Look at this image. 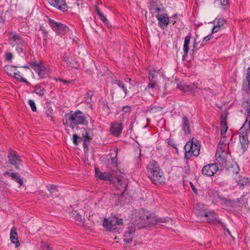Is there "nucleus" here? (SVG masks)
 Instances as JSON below:
<instances>
[{"label":"nucleus","mask_w":250,"mask_h":250,"mask_svg":"<svg viewBox=\"0 0 250 250\" xmlns=\"http://www.w3.org/2000/svg\"><path fill=\"white\" fill-rule=\"evenodd\" d=\"M161 9L159 7H156L155 9V11L157 12H159L161 11Z\"/></svg>","instance_id":"obj_55"},{"label":"nucleus","mask_w":250,"mask_h":250,"mask_svg":"<svg viewBox=\"0 0 250 250\" xmlns=\"http://www.w3.org/2000/svg\"><path fill=\"white\" fill-rule=\"evenodd\" d=\"M195 41H196V40H195ZM197 45V43L194 42V43H193V49L195 48L196 47V45Z\"/></svg>","instance_id":"obj_54"},{"label":"nucleus","mask_w":250,"mask_h":250,"mask_svg":"<svg viewBox=\"0 0 250 250\" xmlns=\"http://www.w3.org/2000/svg\"><path fill=\"white\" fill-rule=\"evenodd\" d=\"M249 122V128L250 129V121H248Z\"/></svg>","instance_id":"obj_60"},{"label":"nucleus","mask_w":250,"mask_h":250,"mask_svg":"<svg viewBox=\"0 0 250 250\" xmlns=\"http://www.w3.org/2000/svg\"><path fill=\"white\" fill-rule=\"evenodd\" d=\"M42 33L43 34V39L45 41V42H46L47 39H48V32L47 31H46L45 30H42Z\"/></svg>","instance_id":"obj_45"},{"label":"nucleus","mask_w":250,"mask_h":250,"mask_svg":"<svg viewBox=\"0 0 250 250\" xmlns=\"http://www.w3.org/2000/svg\"><path fill=\"white\" fill-rule=\"evenodd\" d=\"M218 170V166L216 164H211L205 166L202 170V174L206 176H212L216 173Z\"/></svg>","instance_id":"obj_12"},{"label":"nucleus","mask_w":250,"mask_h":250,"mask_svg":"<svg viewBox=\"0 0 250 250\" xmlns=\"http://www.w3.org/2000/svg\"><path fill=\"white\" fill-rule=\"evenodd\" d=\"M139 217V218L136 221V223H143V225L146 226H151L155 225L159 223H167L171 221V219L169 217L157 218L155 216L149 215L146 213L142 216L143 218H141V216Z\"/></svg>","instance_id":"obj_5"},{"label":"nucleus","mask_w":250,"mask_h":250,"mask_svg":"<svg viewBox=\"0 0 250 250\" xmlns=\"http://www.w3.org/2000/svg\"><path fill=\"white\" fill-rule=\"evenodd\" d=\"M247 112H248V118L243 125L244 126L246 125L248 121H250V109L248 110Z\"/></svg>","instance_id":"obj_49"},{"label":"nucleus","mask_w":250,"mask_h":250,"mask_svg":"<svg viewBox=\"0 0 250 250\" xmlns=\"http://www.w3.org/2000/svg\"><path fill=\"white\" fill-rule=\"evenodd\" d=\"M143 215H145V213L143 211H142V210L134 211V212L133 214L132 215V217L131 218V221L132 222L131 225H133V224H134V225H141L143 226V223H136V221L138 220L139 218V216H141V218H143L142 217Z\"/></svg>","instance_id":"obj_20"},{"label":"nucleus","mask_w":250,"mask_h":250,"mask_svg":"<svg viewBox=\"0 0 250 250\" xmlns=\"http://www.w3.org/2000/svg\"><path fill=\"white\" fill-rule=\"evenodd\" d=\"M114 83L115 84H117L119 87L121 88L123 90V91H124L125 95H127V90L125 87V84H124V83H123V82H122V81H121L120 80H116L114 81Z\"/></svg>","instance_id":"obj_29"},{"label":"nucleus","mask_w":250,"mask_h":250,"mask_svg":"<svg viewBox=\"0 0 250 250\" xmlns=\"http://www.w3.org/2000/svg\"><path fill=\"white\" fill-rule=\"evenodd\" d=\"M122 129V124L116 123L112 124L110 131L113 135L118 136L121 133Z\"/></svg>","instance_id":"obj_19"},{"label":"nucleus","mask_w":250,"mask_h":250,"mask_svg":"<svg viewBox=\"0 0 250 250\" xmlns=\"http://www.w3.org/2000/svg\"><path fill=\"white\" fill-rule=\"evenodd\" d=\"M11 178L19 183L20 187L23 185V179L18 172H15L13 174H11Z\"/></svg>","instance_id":"obj_23"},{"label":"nucleus","mask_w":250,"mask_h":250,"mask_svg":"<svg viewBox=\"0 0 250 250\" xmlns=\"http://www.w3.org/2000/svg\"><path fill=\"white\" fill-rule=\"evenodd\" d=\"M192 189H193V190L195 192H196V190L195 189V188H192Z\"/></svg>","instance_id":"obj_61"},{"label":"nucleus","mask_w":250,"mask_h":250,"mask_svg":"<svg viewBox=\"0 0 250 250\" xmlns=\"http://www.w3.org/2000/svg\"><path fill=\"white\" fill-rule=\"evenodd\" d=\"M15 172H12L11 170H9L5 171L3 174V176L5 177H10L11 178V175L13 174Z\"/></svg>","instance_id":"obj_44"},{"label":"nucleus","mask_w":250,"mask_h":250,"mask_svg":"<svg viewBox=\"0 0 250 250\" xmlns=\"http://www.w3.org/2000/svg\"><path fill=\"white\" fill-rule=\"evenodd\" d=\"M4 69L6 73L9 75L13 76L16 72L17 69L16 67L10 65H6L4 67Z\"/></svg>","instance_id":"obj_25"},{"label":"nucleus","mask_w":250,"mask_h":250,"mask_svg":"<svg viewBox=\"0 0 250 250\" xmlns=\"http://www.w3.org/2000/svg\"><path fill=\"white\" fill-rule=\"evenodd\" d=\"M49 2L51 5L62 11H66L67 5L65 0H49Z\"/></svg>","instance_id":"obj_17"},{"label":"nucleus","mask_w":250,"mask_h":250,"mask_svg":"<svg viewBox=\"0 0 250 250\" xmlns=\"http://www.w3.org/2000/svg\"><path fill=\"white\" fill-rule=\"evenodd\" d=\"M122 219L114 217L111 219H104L103 225L108 230L120 233L122 231Z\"/></svg>","instance_id":"obj_6"},{"label":"nucleus","mask_w":250,"mask_h":250,"mask_svg":"<svg viewBox=\"0 0 250 250\" xmlns=\"http://www.w3.org/2000/svg\"><path fill=\"white\" fill-rule=\"evenodd\" d=\"M185 158L189 159L192 156H197L200 151V143L196 139L192 138L185 146Z\"/></svg>","instance_id":"obj_4"},{"label":"nucleus","mask_w":250,"mask_h":250,"mask_svg":"<svg viewBox=\"0 0 250 250\" xmlns=\"http://www.w3.org/2000/svg\"><path fill=\"white\" fill-rule=\"evenodd\" d=\"M47 187L48 188V190L49 191L51 194H53V193L57 191V187L55 185H52Z\"/></svg>","instance_id":"obj_37"},{"label":"nucleus","mask_w":250,"mask_h":250,"mask_svg":"<svg viewBox=\"0 0 250 250\" xmlns=\"http://www.w3.org/2000/svg\"><path fill=\"white\" fill-rule=\"evenodd\" d=\"M63 123L73 128L77 125H86L87 122L83 113L79 110H77L74 113L65 114Z\"/></svg>","instance_id":"obj_2"},{"label":"nucleus","mask_w":250,"mask_h":250,"mask_svg":"<svg viewBox=\"0 0 250 250\" xmlns=\"http://www.w3.org/2000/svg\"><path fill=\"white\" fill-rule=\"evenodd\" d=\"M246 80L248 83V84L244 86V89L248 93L250 94V67L248 69Z\"/></svg>","instance_id":"obj_28"},{"label":"nucleus","mask_w":250,"mask_h":250,"mask_svg":"<svg viewBox=\"0 0 250 250\" xmlns=\"http://www.w3.org/2000/svg\"><path fill=\"white\" fill-rule=\"evenodd\" d=\"M13 76H14L17 80H20L21 82H23L26 83H28L27 80L21 76L19 71L17 70H16V72H15V74H14Z\"/></svg>","instance_id":"obj_34"},{"label":"nucleus","mask_w":250,"mask_h":250,"mask_svg":"<svg viewBox=\"0 0 250 250\" xmlns=\"http://www.w3.org/2000/svg\"><path fill=\"white\" fill-rule=\"evenodd\" d=\"M48 23L53 30L58 34H65L69 31L68 28L65 24L55 20L48 19Z\"/></svg>","instance_id":"obj_9"},{"label":"nucleus","mask_w":250,"mask_h":250,"mask_svg":"<svg viewBox=\"0 0 250 250\" xmlns=\"http://www.w3.org/2000/svg\"><path fill=\"white\" fill-rule=\"evenodd\" d=\"M162 110V108L159 106H155L152 107L150 110V112L151 113H155L157 112H161Z\"/></svg>","instance_id":"obj_41"},{"label":"nucleus","mask_w":250,"mask_h":250,"mask_svg":"<svg viewBox=\"0 0 250 250\" xmlns=\"http://www.w3.org/2000/svg\"><path fill=\"white\" fill-rule=\"evenodd\" d=\"M224 229L226 230L228 234L231 236L230 232L228 229H226V226L225 227V229Z\"/></svg>","instance_id":"obj_57"},{"label":"nucleus","mask_w":250,"mask_h":250,"mask_svg":"<svg viewBox=\"0 0 250 250\" xmlns=\"http://www.w3.org/2000/svg\"><path fill=\"white\" fill-rule=\"evenodd\" d=\"M98 15L99 16L100 19L104 22H105L107 21V19L105 18V17L103 15V14L101 12V13L99 14Z\"/></svg>","instance_id":"obj_48"},{"label":"nucleus","mask_w":250,"mask_h":250,"mask_svg":"<svg viewBox=\"0 0 250 250\" xmlns=\"http://www.w3.org/2000/svg\"><path fill=\"white\" fill-rule=\"evenodd\" d=\"M8 158L10 163L14 165L16 168L18 169L21 162L19 156L17 155L13 151H11L8 155Z\"/></svg>","instance_id":"obj_15"},{"label":"nucleus","mask_w":250,"mask_h":250,"mask_svg":"<svg viewBox=\"0 0 250 250\" xmlns=\"http://www.w3.org/2000/svg\"><path fill=\"white\" fill-rule=\"evenodd\" d=\"M196 213L198 217H200L201 219L202 217L204 218V219H203V221L208 222L215 221L220 223L223 229H225L226 225L221 221V220L218 218L217 215L213 211H208L207 212L205 209H204L203 211L201 212H196Z\"/></svg>","instance_id":"obj_8"},{"label":"nucleus","mask_w":250,"mask_h":250,"mask_svg":"<svg viewBox=\"0 0 250 250\" xmlns=\"http://www.w3.org/2000/svg\"><path fill=\"white\" fill-rule=\"evenodd\" d=\"M250 184V179L248 178H244L243 179L240 180L238 182V185L240 187H244V186H247Z\"/></svg>","instance_id":"obj_32"},{"label":"nucleus","mask_w":250,"mask_h":250,"mask_svg":"<svg viewBox=\"0 0 250 250\" xmlns=\"http://www.w3.org/2000/svg\"><path fill=\"white\" fill-rule=\"evenodd\" d=\"M147 170L148 177L154 184L160 185L164 183L165 178L157 163L155 162L150 163L147 166Z\"/></svg>","instance_id":"obj_3"},{"label":"nucleus","mask_w":250,"mask_h":250,"mask_svg":"<svg viewBox=\"0 0 250 250\" xmlns=\"http://www.w3.org/2000/svg\"><path fill=\"white\" fill-rule=\"evenodd\" d=\"M78 138V136L76 134L73 135V142L76 145H78L77 139Z\"/></svg>","instance_id":"obj_46"},{"label":"nucleus","mask_w":250,"mask_h":250,"mask_svg":"<svg viewBox=\"0 0 250 250\" xmlns=\"http://www.w3.org/2000/svg\"><path fill=\"white\" fill-rule=\"evenodd\" d=\"M63 58L64 62H65L68 65L71 66L72 67L75 66V64L77 63V62L73 59V56L71 55L65 54L63 55Z\"/></svg>","instance_id":"obj_22"},{"label":"nucleus","mask_w":250,"mask_h":250,"mask_svg":"<svg viewBox=\"0 0 250 250\" xmlns=\"http://www.w3.org/2000/svg\"><path fill=\"white\" fill-rule=\"evenodd\" d=\"M45 114L47 116L51 117V120L54 121L53 117H52L53 114V110L51 107H47L45 110Z\"/></svg>","instance_id":"obj_39"},{"label":"nucleus","mask_w":250,"mask_h":250,"mask_svg":"<svg viewBox=\"0 0 250 250\" xmlns=\"http://www.w3.org/2000/svg\"><path fill=\"white\" fill-rule=\"evenodd\" d=\"M197 209H198L199 208H202L204 209L205 208V206L202 204H199L197 205Z\"/></svg>","instance_id":"obj_52"},{"label":"nucleus","mask_w":250,"mask_h":250,"mask_svg":"<svg viewBox=\"0 0 250 250\" xmlns=\"http://www.w3.org/2000/svg\"><path fill=\"white\" fill-rule=\"evenodd\" d=\"M29 104L33 111H36L37 108L35 102L33 100H28Z\"/></svg>","instance_id":"obj_38"},{"label":"nucleus","mask_w":250,"mask_h":250,"mask_svg":"<svg viewBox=\"0 0 250 250\" xmlns=\"http://www.w3.org/2000/svg\"><path fill=\"white\" fill-rule=\"evenodd\" d=\"M130 80H131V79H128V81H126V82H129V81H130Z\"/></svg>","instance_id":"obj_62"},{"label":"nucleus","mask_w":250,"mask_h":250,"mask_svg":"<svg viewBox=\"0 0 250 250\" xmlns=\"http://www.w3.org/2000/svg\"><path fill=\"white\" fill-rule=\"evenodd\" d=\"M192 86L195 87L196 88H197V86L196 85H195V84H193V85L187 86H186V87H187L186 89L188 90L189 91L193 90H194V87H192Z\"/></svg>","instance_id":"obj_47"},{"label":"nucleus","mask_w":250,"mask_h":250,"mask_svg":"<svg viewBox=\"0 0 250 250\" xmlns=\"http://www.w3.org/2000/svg\"><path fill=\"white\" fill-rule=\"evenodd\" d=\"M95 175L99 179L104 181H111L112 175L109 172H100L98 168H95Z\"/></svg>","instance_id":"obj_18"},{"label":"nucleus","mask_w":250,"mask_h":250,"mask_svg":"<svg viewBox=\"0 0 250 250\" xmlns=\"http://www.w3.org/2000/svg\"><path fill=\"white\" fill-rule=\"evenodd\" d=\"M31 66L38 73L40 78H45L47 76L48 70L44 65L33 62L31 63Z\"/></svg>","instance_id":"obj_11"},{"label":"nucleus","mask_w":250,"mask_h":250,"mask_svg":"<svg viewBox=\"0 0 250 250\" xmlns=\"http://www.w3.org/2000/svg\"><path fill=\"white\" fill-rule=\"evenodd\" d=\"M117 181L118 182V188L121 190H123V191H125V187H126V184L125 183L123 184L122 183V181L118 179V178H117Z\"/></svg>","instance_id":"obj_35"},{"label":"nucleus","mask_w":250,"mask_h":250,"mask_svg":"<svg viewBox=\"0 0 250 250\" xmlns=\"http://www.w3.org/2000/svg\"><path fill=\"white\" fill-rule=\"evenodd\" d=\"M72 214L76 219L81 222H83L84 218L83 217V216L80 214L79 212H78L76 210H73L72 211Z\"/></svg>","instance_id":"obj_33"},{"label":"nucleus","mask_w":250,"mask_h":250,"mask_svg":"<svg viewBox=\"0 0 250 250\" xmlns=\"http://www.w3.org/2000/svg\"><path fill=\"white\" fill-rule=\"evenodd\" d=\"M85 137L86 139H89V136H88V133H87V132L86 131H85Z\"/></svg>","instance_id":"obj_53"},{"label":"nucleus","mask_w":250,"mask_h":250,"mask_svg":"<svg viewBox=\"0 0 250 250\" xmlns=\"http://www.w3.org/2000/svg\"><path fill=\"white\" fill-rule=\"evenodd\" d=\"M90 93H91V92L88 91V92H87V95H90L91 96V95H92V94H90Z\"/></svg>","instance_id":"obj_59"},{"label":"nucleus","mask_w":250,"mask_h":250,"mask_svg":"<svg viewBox=\"0 0 250 250\" xmlns=\"http://www.w3.org/2000/svg\"><path fill=\"white\" fill-rule=\"evenodd\" d=\"M175 22V21H174V22H173V24H174Z\"/></svg>","instance_id":"obj_63"},{"label":"nucleus","mask_w":250,"mask_h":250,"mask_svg":"<svg viewBox=\"0 0 250 250\" xmlns=\"http://www.w3.org/2000/svg\"><path fill=\"white\" fill-rule=\"evenodd\" d=\"M157 75L155 71H150L148 74V79L149 82H157Z\"/></svg>","instance_id":"obj_30"},{"label":"nucleus","mask_w":250,"mask_h":250,"mask_svg":"<svg viewBox=\"0 0 250 250\" xmlns=\"http://www.w3.org/2000/svg\"><path fill=\"white\" fill-rule=\"evenodd\" d=\"M191 37L190 36H187L185 38L183 50L184 51V55L187 56L189 50V44L190 43Z\"/></svg>","instance_id":"obj_24"},{"label":"nucleus","mask_w":250,"mask_h":250,"mask_svg":"<svg viewBox=\"0 0 250 250\" xmlns=\"http://www.w3.org/2000/svg\"><path fill=\"white\" fill-rule=\"evenodd\" d=\"M212 38V35L207 36L204 38V41H209Z\"/></svg>","instance_id":"obj_50"},{"label":"nucleus","mask_w":250,"mask_h":250,"mask_svg":"<svg viewBox=\"0 0 250 250\" xmlns=\"http://www.w3.org/2000/svg\"><path fill=\"white\" fill-rule=\"evenodd\" d=\"M2 13L0 12V22H1L3 21V19L2 18Z\"/></svg>","instance_id":"obj_58"},{"label":"nucleus","mask_w":250,"mask_h":250,"mask_svg":"<svg viewBox=\"0 0 250 250\" xmlns=\"http://www.w3.org/2000/svg\"><path fill=\"white\" fill-rule=\"evenodd\" d=\"M13 58V55L11 52H6L4 55L5 60L7 61H11Z\"/></svg>","instance_id":"obj_40"},{"label":"nucleus","mask_w":250,"mask_h":250,"mask_svg":"<svg viewBox=\"0 0 250 250\" xmlns=\"http://www.w3.org/2000/svg\"><path fill=\"white\" fill-rule=\"evenodd\" d=\"M8 42L13 47L15 48L16 50L19 54L23 52L24 42L22 37L19 34L13 32L9 33Z\"/></svg>","instance_id":"obj_7"},{"label":"nucleus","mask_w":250,"mask_h":250,"mask_svg":"<svg viewBox=\"0 0 250 250\" xmlns=\"http://www.w3.org/2000/svg\"><path fill=\"white\" fill-rule=\"evenodd\" d=\"M226 21L224 19L217 18L214 21V26L212 28V33H216L224 28Z\"/></svg>","instance_id":"obj_16"},{"label":"nucleus","mask_w":250,"mask_h":250,"mask_svg":"<svg viewBox=\"0 0 250 250\" xmlns=\"http://www.w3.org/2000/svg\"><path fill=\"white\" fill-rule=\"evenodd\" d=\"M228 129L227 115H222L221 116L220 124L221 140L218 145L216 153V160L220 164H223L226 161L229 144L228 138L229 136Z\"/></svg>","instance_id":"obj_1"},{"label":"nucleus","mask_w":250,"mask_h":250,"mask_svg":"<svg viewBox=\"0 0 250 250\" xmlns=\"http://www.w3.org/2000/svg\"><path fill=\"white\" fill-rule=\"evenodd\" d=\"M136 229L134 225H131L125 229L123 238L124 241L127 243L131 242L135 235Z\"/></svg>","instance_id":"obj_13"},{"label":"nucleus","mask_w":250,"mask_h":250,"mask_svg":"<svg viewBox=\"0 0 250 250\" xmlns=\"http://www.w3.org/2000/svg\"><path fill=\"white\" fill-rule=\"evenodd\" d=\"M240 143L244 151H245L249 147V141L248 140V135L249 130L246 129L243 126L239 131Z\"/></svg>","instance_id":"obj_10"},{"label":"nucleus","mask_w":250,"mask_h":250,"mask_svg":"<svg viewBox=\"0 0 250 250\" xmlns=\"http://www.w3.org/2000/svg\"><path fill=\"white\" fill-rule=\"evenodd\" d=\"M183 120V129L185 133H189L190 132V129L188 119L187 117H184Z\"/></svg>","instance_id":"obj_26"},{"label":"nucleus","mask_w":250,"mask_h":250,"mask_svg":"<svg viewBox=\"0 0 250 250\" xmlns=\"http://www.w3.org/2000/svg\"><path fill=\"white\" fill-rule=\"evenodd\" d=\"M156 17L158 21L159 26L164 29L169 23V18L167 13L160 14L158 13Z\"/></svg>","instance_id":"obj_14"},{"label":"nucleus","mask_w":250,"mask_h":250,"mask_svg":"<svg viewBox=\"0 0 250 250\" xmlns=\"http://www.w3.org/2000/svg\"><path fill=\"white\" fill-rule=\"evenodd\" d=\"M96 11H97V12L98 14H100V13H101V10H100V9H99V8H98V7H96Z\"/></svg>","instance_id":"obj_56"},{"label":"nucleus","mask_w":250,"mask_h":250,"mask_svg":"<svg viewBox=\"0 0 250 250\" xmlns=\"http://www.w3.org/2000/svg\"><path fill=\"white\" fill-rule=\"evenodd\" d=\"M41 247L43 250H52L44 242L41 243Z\"/></svg>","instance_id":"obj_43"},{"label":"nucleus","mask_w":250,"mask_h":250,"mask_svg":"<svg viewBox=\"0 0 250 250\" xmlns=\"http://www.w3.org/2000/svg\"><path fill=\"white\" fill-rule=\"evenodd\" d=\"M60 81L62 82L64 84L71 83L72 82V81H66V80H62V79H60Z\"/></svg>","instance_id":"obj_51"},{"label":"nucleus","mask_w":250,"mask_h":250,"mask_svg":"<svg viewBox=\"0 0 250 250\" xmlns=\"http://www.w3.org/2000/svg\"><path fill=\"white\" fill-rule=\"evenodd\" d=\"M215 3L218 5L226 6L229 4V0H215Z\"/></svg>","instance_id":"obj_36"},{"label":"nucleus","mask_w":250,"mask_h":250,"mask_svg":"<svg viewBox=\"0 0 250 250\" xmlns=\"http://www.w3.org/2000/svg\"><path fill=\"white\" fill-rule=\"evenodd\" d=\"M34 92L38 95L42 97L44 95L45 90L40 85H36L34 87Z\"/></svg>","instance_id":"obj_27"},{"label":"nucleus","mask_w":250,"mask_h":250,"mask_svg":"<svg viewBox=\"0 0 250 250\" xmlns=\"http://www.w3.org/2000/svg\"><path fill=\"white\" fill-rule=\"evenodd\" d=\"M158 87L157 82H149L147 86L145 88V90L147 91L149 89L158 88Z\"/></svg>","instance_id":"obj_31"},{"label":"nucleus","mask_w":250,"mask_h":250,"mask_svg":"<svg viewBox=\"0 0 250 250\" xmlns=\"http://www.w3.org/2000/svg\"><path fill=\"white\" fill-rule=\"evenodd\" d=\"M122 110L125 113H129L131 111V107L129 106H124Z\"/></svg>","instance_id":"obj_42"},{"label":"nucleus","mask_w":250,"mask_h":250,"mask_svg":"<svg viewBox=\"0 0 250 250\" xmlns=\"http://www.w3.org/2000/svg\"><path fill=\"white\" fill-rule=\"evenodd\" d=\"M10 240L12 243L16 245V247L20 246L19 241L18 240V234L16 228L13 227L10 231Z\"/></svg>","instance_id":"obj_21"}]
</instances>
